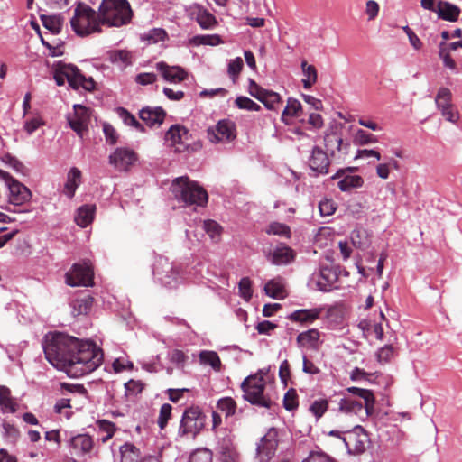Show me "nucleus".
I'll return each instance as SVG.
<instances>
[{
  "instance_id": "1",
  "label": "nucleus",
  "mask_w": 462,
  "mask_h": 462,
  "mask_svg": "<svg viewBox=\"0 0 462 462\" xmlns=\"http://www.w3.org/2000/svg\"><path fill=\"white\" fill-rule=\"evenodd\" d=\"M43 351L51 365L73 378L92 373L104 360L103 350L94 342L61 332L45 336Z\"/></svg>"
},
{
  "instance_id": "2",
  "label": "nucleus",
  "mask_w": 462,
  "mask_h": 462,
  "mask_svg": "<svg viewBox=\"0 0 462 462\" xmlns=\"http://www.w3.org/2000/svg\"><path fill=\"white\" fill-rule=\"evenodd\" d=\"M171 190L174 198L186 205L204 207L208 203L207 191L188 176H181L172 180Z\"/></svg>"
},
{
  "instance_id": "3",
  "label": "nucleus",
  "mask_w": 462,
  "mask_h": 462,
  "mask_svg": "<svg viewBox=\"0 0 462 462\" xmlns=\"http://www.w3.org/2000/svg\"><path fill=\"white\" fill-rule=\"evenodd\" d=\"M102 24L120 27L131 22L133 11L127 0H102L99 8Z\"/></svg>"
},
{
  "instance_id": "4",
  "label": "nucleus",
  "mask_w": 462,
  "mask_h": 462,
  "mask_svg": "<svg viewBox=\"0 0 462 462\" xmlns=\"http://www.w3.org/2000/svg\"><path fill=\"white\" fill-rule=\"evenodd\" d=\"M101 21L99 13L84 3H79L74 9V14L70 19V25L75 33L84 37L94 32H100Z\"/></svg>"
},
{
  "instance_id": "5",
  "label": "nucleus",
  "mask_w": 462,
  "mask_h": 462,
  "mask_svg": "<svg viewBox=\"0 0 462 462\" xmlns=\"http://www.w3.org/2000/svg\"><path fill=\"white\" fill-rule=\"evenodd\" d=\"M53 78L58 86L64 85L67 80L74 89L82 88L85 90L92 91L96 87V83L91 77L86 78L76 66L61 61L55 64Z\"/></svg>"
},
{
  "instance_id": "6",
  "label": "nucleus",
  "mask_w": 462,
  "mask_h": 462,
  "mask_svg": "<svg viewBox=\"0 0 462 462\" xmlns=\"http://www.w3.org/2000/svg\"><path fill=\"white\" fill-rule=\"evenodd\" d=\"M243 398L253 405L271 409L273 402L264 393L265 380L260 374L247 376L241 383Z\"/></svg>"
},
{
  "instance_id": "7",
  "label": "nucleus",
  "mask_w": 462,
  "mask_h": 462,
  "mask_svg": "<svg viewBox=\"0 0 462 462\" xmlns=\"http://www.w3.org/2000/svg\"><path fill=\"white\" fill-rule=\"evenodd\" d=\"M206 415L199 406H190L182 413L178 435L180 438H195L204 429Z\"/></svg>"
},
{
  "instance_id": "8",
  "label": "nucleus",
  "mask_w": 462,
  "mask_h": 462,
  "mask_svg": "<svg viewBox=\"0 0 462 462\" xmlns=\"http://www.w3.org/2000/svg\"><path fill=\"white\" fill-rule=\"evenodd\" d=\"M152 273L162 285L169 288L176 287L181 281L180 265L171 263L168 258L159 256L153 265Z\"/></svg>"
},
{
  "instance_id": "9",
  "label": "nucleus",
  "mask_w": 462,
  "mask_h": 462,
  "mask_svg": "<svg viewBox=\"0 0 462 462\" xmlns=\"http://www.w3.org/2000/svg\"><path fill=\"white\" fill-rule=\"evenodd\" d=\"M94 272L90 262L74 263L65 274V282L71 287L92 286Z\"/></svg>"
},
{
  "instance_id": "10",
  "label": "nucleus",
  "mask_w": 462,
  "mask_h": 462,
  "mask_svg": "<svg viewBox=\"0 0 462 462\" xmlns=\"http://www.w3.org/2000/svg\"><path fill=\"white\" fill-rule=\"evenodd\" d=\"M342 440L347 452L354 455L364 453L370 443L368 433L359 425L345 431Z\"/></svg>"
},
{
  "instance_id": "11",
  "label": "nucleus",
  "mask_w": 462,
  "mask_h": 462,
  "mask_svg": "<svg viewBox=\"0 0 462 462\" xmlns=\"http://www.w3.org/2000/svg\"><path fill=\"white\" fill-rule=\"evenodd\" d=\"M278 430L270 428L256 445V462H270L273 457L278 447Z\"/></svg>"
},
{
  "instance_id": "12",
  "label": "nucleus",
  "mask_w": 462,
  "mask_h": 462,
  "mask_svg": "<svg viewBox=\"0 0 462 462\" xmlns=\"http://www.w3.org/2000/svg\"><path fill=\"white\" fill-rule=\"evenodd\" d=\"M207 138L212 143H229L236 138V125L229 119L219 120L207 130Z\"/></svg>"
},
{
  "instance_id": "13",
  "label": "nucleus",
  "mask_w": 462,
  "mask_h": 462,
  "mask_svg": "<svg viewBox=\"0 0 462 462\" xmlns=\"http://www.w3.org/2000/svg\"><path fill=\"white\" fill-rule=\"evenodd\" d=\"M0 178L5 180L9 189V202L11 204L20 206L31 199L32 193L30 189L14 180L8 172L0 170Z\"/></svg>"
},
{
  "instance_id": "14",
  "label": "nucleus",
  "mask_w": 462,
  "mask_h": 462,
  "mask_svg": "<svg viewBox=\"0 0 462 462\" xmlns=\"http://www.w3.org/2000/svg\"><path fill=\"white\" fill-rule=\"evenodd\" d=\"M437 108L441 116L448 122L457 123L460 115L455 105L452 103V93L448 88H440L435 97Z\"/></svg>"
},
{
  "instance_id": "15",
  "label": "nucleus",
  "mask_w": 462,
  "mask_h": 462,
  "mask_svg": "<svg viewBox=\"0 0 462 462\" xmlns=\"http://www.w3.org/2000/svg\"><path fill=\"white\" fill-rule=\"evenodd\" d=\"M189 137V130L180 125H171L165 134L166 142L179 153L188 151Z\"/></svg>"
},
{
  "instance_id": "16",
  "label": "nucleus",
  "mask_w": 462,
  "mask_h": 462,
  "mask_svg": "<svg viewBox=\"0 0 462 462\" xmlns=\"http://www.w3.org/2000/svg\"><path fill=\"white\" fill-rule=\"evenodd\" d=\"M74 113L68 116V122L73 131L79 137H83L88 131L91 110L82 105H74Z\"/></svg>"
},
{
  "instance_id": "17",
  "label": "nucleus",
  "mask_w": 462,
  "mask_h": 462,
  "mask_svg": "<svg viewBox=\"0 0 462 462\" xmlns=\"http://www.w3.org/2000/svg\"><path fill=\"white\" fill-rule=\"evenodd\" d=\"M137 153L129 148L119 147L109 155V163L120 171H127L137 161Z\"/></svg>"
},
{
  "instance_id": "18",
  "label": "nucleus",
  "mask_w": 462,
  "mask_h": 462,
  "mask_svg": "<svg viewBox=\"0 0 462 462\" xmlns=\"http://www.w3.org/2000/svg\"><path fill=\"white\" fill-rule=\"evenodd\" d=\"M337 280L336 272L330 267H322L319 272L313 273L310 286L321 291H329Z\"/></svg>"
},
{
  "instance_id": "19",
  "label": "nucleus",
  "mask_w": 462,
  "mask_h": 462,
  "mask_svg": "<svg viewBox=\"0 0 462 462\" xmlns=\"http://www.w3.org/2000/svg\"><path fill=\"white\" fill-rule=\"evenodd\" d=\"M354 168L338 170L331 178L337 180L342 178L337 182V187L342 192H350L355 189L361 188L364 185V179L360 175L345 174L346 171H352Z\"/></svg>"
},
{
  "instance_id": "20",
  "label": "nucleus",
  "mask_w": 462,
  "mask_h": 462,
  "mask_svg": "<svg viewBox=\"0 0 462 462\" xmlns=\"http://www.w3.org/2000/svg\"><path fill=\"white\" fill-rule=\"evenodd\" d=\"M338 410L346 414L357 415L362 420L367 418L374 412V410L366 411V405L365 402L363 404L361 402L349 396H344L340 399L338 402Z\"/></svg>"
},
{
  "instance_id": "21",
  "label": "nucleus",
  "mask_w": 462,
  "mask_h": 462,
  "mask_svg": "<svg viewBox=\"0 0 462 462\" xmlns=\"http://www.w3.org/2000/svg\"><path fill=\"white\" fill-rule=\"evenodd\" d=\"M189 16L196 20L204 30L213 29L217 24L216 17L199 4H194L189 7Z\"/></svg>"
},
{
  "instance_id": "22",
  "label": "nucleus",
  "mask_w": 462,
  "mask_h": 462,
  "mask_svg": "<svg viewBox=\"0 0 462 462\" xmlns=\"http://www.w3.org/2000/svg\"><path fill=\"white\" fill-rule=\"evenodd\" d=\"M330 161L326 152L320 147L314 146L311 151V155L309 158V166L312 171L318 174H327Z\"/></svg>"
},
{
  "instance_id": "23",
  "label": "nucleus",
  "mask_w": 462,
  "mask_h": 462,
  "mask_svg": "<svg viewBox=\"0 0 462 462\" xmlns=\"http://www.w3.org/2000/svg\"><path fill=\"white\" fill-rule=\"evenodd\" d=\"M156 69L164 80L170 83H180L188 78V73L180 66H170L164 61L157 62Z\"/></svg>"
},
{
  "instance_id": "24",
  "label": "nucleus",
  "mask_w": 462,
  "mask_h": 462,
  "mask_svg": "<svg viewBox=\"0 0 462 462\" xmlns=\"http://www.w3.org/2000/svg\"><path fill=\"white\" fill-rule=\"evenodd\" d=\"M93 445V439L89 435L78 434L69 439V452L76 457H82L92 450Z\"/></svg>"
},
{
  "instance_id": "25",
  "label": "nucleus",
  "mask_w": 462,
  "mask_h": 462,
  "mask_svg": "<svg viewBox=\"0 0 462 462\" xmlns=\"http://www.w3.org/2000/svg\"><path fill=\"white\" fill-rule=\"evenodd\" d=\"M166 116V112L161 106H145L139 111V117L148 126L161 125Z\"/></svg>"
},
{
  "instance_id": "26",
  "label": "nucleus",
  "mask_w": 462,
  "mask_h": 462,
  "mask_svg": "<svg viewBox=\"0 0 462 462\" xmlns=\"http://www.w3.org/2000/svg\"><path fill=\"white\" fill-rule=\"evenodd\" d=\"M322 311L323 308L321 307L313 309H300L291 312L290 315H288L287 318L293 322L311 324L319 319Z\"/></svg>"
},
{
  "instance_id": "27",
  "label": "nucleus",
  "mask_w": 462,
  "mask_h": 462,
  "mask_svg": "<svg viewBox=\"0 0 462 462\" xmlns=\"http://www.w3.org/2000/svg\"><path fill=\"white\" fill-rule=\"evenodd\" d=\"M436 13L438 14L439 18L442 20L456 22L459 17L461 10L456 5L447 1L439 0L437 5Z\"/></svg>"
},
{
  "instance_id": "28",
  "label": "nucleus",
  "mask_w": 462,
  "mask_h": 462,
  "mask_svg": "<svg viewBox=\"0 0 462 462\" xmlns=\"http://www.w3.org/2000/svg\"><path fill=\"white\" fill-rule=\"evenodd\" d=\"M295 254L291 248L285 245L275 247L271 254L270 261L276 265L288 264L294 260Z\"/></svg>"
},
{
  "instance_id": "29",
  "label": "nucleus",
  "mask_w": 462,
  "mask_h": 462,
  "mask_svg": "<svg viewBox=\"0 0 462 462\" xmlns=\"http://www.w3.org/2000/svg\"><path fill=\"white\" fill-rule=\"evenodd\" d=\"M302 115V106L300 102L293 97H289L287 105L282 113L281 119L285 125H291V119L300 117Z\"/></svg>"
},
{
  "instance_id": "30",
  "label": "nucleus",
  "mask_w": 462,
  "mask_h": 462,
  "mask_svg": "<svg viewBox=\"0 0 462 462\" xmlns=\"http://www.w3.org/2000/svg\"><path fill=\"white\" fill-rule=\"evenodd\" d=\"M94 298L90 294L79 296L72 300V313L75 316L87 315L92 309Z\"/></svg>"
},
{
  "instance_id": "31",
  "label": "nucleus",
  "mask_w": 462,
  "mask_h": 462,
  "mask_svg": "<svg viewBox=\"0 0 462 462\" xmlns=\"http://www.w3.org/2000/svg\"><path fill=\"white\" fill-rule=\"evenodd\" d=\"M81 171L72 167L67 174V181L64 185V193L69 198H73L78 187L81 183Z\"/></svg>"
},
{
  "instance_id": "32",
  "label": "nucleus",
  "mask_w": 462,
  "mask_h": 462,
  "mask_svg": "<svg viewBox=\"0 0 462 462\" xmlns=\"http://www.w3.org/2000/svg\"><path fill=\"white\" fill-rule=\"evenodd\" d=\"M95 205H83L79 207L75 215V222L80 227H86L92 223L95 216Z\"/></svg>"
},
{
  "instance_id": "33",
  "label": "nucleus",
  "mask_w": 462,
  "mask_h": 462,
  "mask_svg": "<svg viewBox=\"0 0 462 462\" xmlns=\"http://www.w3.org/2000/svg\"><path fill=\"white\" fill-rule=\"evenodd\" d=\"M106 60L125 68L132 64V53L126 50H112L106 52Z\"/></svg>"
},
{
  "instance_id": "34",
  "label": "nucleus",
  "mask_w": 462,
  "mask_h": 462,
  "mask_svg": "<svg viewBox=\"0 0 462 462\" xmlns=\"http://www.w3.org/2000/svg\"><path fill=\"white\" fill-rule=\"evenodd\" d=\"M0 407L3 412L14 413L17 411L18 404L11 395L8 387L0 385Z\"/></svg>"
},
{
  "instance_id": "35",
  "label": "nucleus",
  "mask_w": 462,
  "mask_h": 462,
  "mask_svg": "<svg viewBox=\"0 0 462 462\" xmlns=\"http://www.w3.org/2000/svg\"><path fill=\"white\" fill-rule=\"evenodd\" d=\"M319 337V331L316 328H311L300 333L297 336V343L301 346L317 348Z\"/></svg>"
},
{
  "instance_id": "36",
  "label": "nucleus",
  "mask_w": 462,
  "mask_h": 462,
  "mask_svg": "<svg viewBox=\"0 0 462 462\" xmlns=\"http://www.w3.org/2000/svg\"><path fill=\"white\" fill-rule=\"evenodd\" d=\"M300 68L303 74L302 86L305 89H310L318 80V71L313 65L309 64L305 60L301 61Z\"/></svg>"
},
{
  "instance_id": "37",
  "label": "nucleus",
  "mask_w": 462,
  "mask_h": 462,
  "mask_svg": "<svg viewBox=\"0 0 462 462\" xmlns=\"http://www.w3.org/2000/svg\"><path fill=\"white\" fill-rule=\"evenodd\" d=\"M121 462H141V452L133 443L125 442L120 448Z\"/></svg>"
},
{
  "instance_id": "38",
  "label": "nucleus",
  "mask_w": 462,
  "mask_h": 462,
  "mask_svg": "<svg viewBox=\"0 0 462 462\" xmlns=\"http://www.w3.org/2000/svg\"><path fill=\"white\" fill-rule=\"evenodd\" d=\"M346 392L352 393L354 396H357L364 400L366 405V411L374 410L375 398L371 390L358 388V387H348L346 389Z\"/></svg>"
},
{
  "instance_id": "39",
  "label": "nucleus",
  "mask_w": 462,
  "mask_h": 462,
  "mask_svg": "<svg viewBox=\"0 0 462 462\" xmlns=\"http://www.w3.org/2000/svg\"><path fill=\"white\" fill-rule=\"evenodd\" d=\"M97 425L98 435H100L99 439L102 443L111 439L116 431V424L107 420H99L97 421Z\"/></svg>"
},
{
  "instance_id": "40",
  "label": "nucleus",
  "mask_w": 462,
  "mask_h": 462,
  "mask_svg": "<svg viewBox=\"0 0 462 462\" xmlns=\"http://www.w3.org/2000/svg\"><path fill=\"white\" fill-rule=\"evenodd\" d=\"M265 293L273 299H282L285 296L284 285L281 279H273L264 286Z\"/></svg>"
},
{
  "instance_id": "41",
  "label": "nucleus",
  "mask_w": 462,
  "mask_h": 462,
  "mask_svg": "<svg viewBox=\"0 0 462 462\" xmlns=\"http://www.w3.org/2000/svg\"><path fill=\"white\" fill-rule=\"evenodd\" d=\"M42 25L53 35H57L61 31L62 19L60 15H41Z\"/></svg>"
},
{
  "instance_id": "42",
  "label": "nucleus",
  "mask_w": 462,
  "mask_h": 462,
  "mask_svg": "<svg viewBox=\"0 0 462 462\" xmlns=\"http://www.w3.org/2000/svg\"><path fill=\"white\" fill-rule=\"evenodd\" d=\"M343 139L337 132L331 131L324 136V144L326 149L334 155L336 151H340Z\"/></svg>"
},
{
  "instance_id": "43",
  "label": "nucleus",
  "mask_w": 462,
  "mask_h": 462,
  "mask_svg": "<svg viewBox=\"0 0 462 462\" xmlns=\"http://www.w3.org/2000/svg\"><path fill=\"white\" fill-rule=\"evenodd\" d=\"M117 114L126 125L133 126L139 132H144L143 125L128 110L124 107H118Z\"/></svg>"
},
{
  "instance_id": "44",
  "label": "nucleus",
  "mask_w": 462,
  "mask_h": 462,
  "mask_svg": "<svg viewBox=\"0 0 462 462\" xmlns=\"http://www.w3.org/2000/svg\"><path fill=\"white\" fill-rule=\"evenodd\" d=\"M217 408L225 413L226 418H228L236 413V402L231 397H224L217 401Z\"/></svg>"
},
{
  "instance_id": "45",
  "label": "nucleus",
  "mask_w": 462,
  "mask_h": 462,
  "mask_svg": "<svg viewBox=\"0 0 462 462\" xmlns=\"http://www.w3.org/2000/svg\"><path fill=\"white\" fill-rule=\"evenodd\" d=\"M168 38L166 31L162 28H153L149 30L147 32L142 35L143 41H147L149 43H158L163 42Z\"/></svg>"
},
{
  "instance_id": "46",
  "label": "nucleus",
  "mask_w": 462,
  "mask_h": 462,
  "mask_svg": "<svg viewBox=\"0 0 462 462\" xmlns=\"http://www.w3.org/2000/svg\"><path fill=\"white\" fill-rule=\"evenodd\" d=\"M201 363L209 365L212 368L219 370L221 361L218 355L214 351H201L199 354Z\"/></svg>"
},
{
  "instance_id": "47",
  "label": "nucleus",
  "mask_w": 462,
  "mask_h": 462,
  "mask_svg": "<svg viewBox=\"0 0 462 462\" xmlns=\"http://www.w3.org/2000/svg\"><path fill=\"white\" fill-rule=\"evenodd\" d=\"M190 42L194 45H218L222 42L221 38L217 34L213 35H196L191 40Z\"/></svg>"
},
{
  "instance_id": "48",
  "label": "nucleus",
  "mask_w": 462,
  "mask_h": 462,
  "mask_svg": "<svg viewBox=\"0 0 462 462\" xmlns=\"http://www.w3.org/2000/svg\"><path fill=\"white\" fill-rule=\"evenodd\" d=\"M377 137L363 129H357L354 134V142L358 145H366L376 143Z\"/></svg>"
},
{
  "instance_id": "49",
  "label": "nucleus",
  "mask_w": 462,
  "mask_h": 462,
  "mask_svg": "<svg viewBox=\"0 0 462 462\" xmlns=\"http://www.w3.org/2000/svg\"><path fill=\"white\" fill-rule=\"evenodd\" d=\"M235 104L239 109H244L247 111L261 110L260 105H258L257 103L245 96L237 97L235 100Z\"/></svg>"
},
{
  "instance_id": "50",
  "label": "nucleus",
  "mask_w": 462,
  "mask_h": 462,
  "mask_svg": "<svg viewBox=\"0 0 462 462\" xmlns=\"http://www.w3.org/2000/svg\"><path fill=\"white\" fill-rule=\"evenodd\" d=\"M260 102H262L267 109L274 110L276 109V105L282 102V98L278 93L268 90Z\"/></svg>"
},
{
  "instance_id": "51",
  "label": "nucleus",
  "mask_w": 462,
  "mask_h": 462,
  "mask_svg": "<svg viewBox=\"0 0 462 462\" xmlns=\"http://www.w3.org/2000/svg\"><path fill=\"white\" fill-rule=\"evenodd\" d=\"M244 63L243 60L240 57H237L236 59L230 60L228 62L227 67V73L233 82H236L242 69H243Z\"/></svg>"
},
{
  "instance_id": "52",
  "label": "nucleus",
  "mask_w": 462,
  "mask_h": 462,
  "mask_svg": "<svg viewBox=\"0 0 462 462\" xmlns=\"http://www.w3.org/2000/svg\"><path fill=\"white\" fill-rule=\"evenodd\" d=\"M266 233L269 235H278L281 236L289 237L291 235V230L290 227L285 224L273 222L268 226Z\"/></svg>"
},
{
  "instance_id": "53",
  "label": "nucleus",
  "mask_w": 462,
  "mask_h": 462,
  "mask_svg": "<svg viewBox=\"0 0 462 462\" xmlns=\"http://www.w3.org/2000/svg\"><path fill=\"white\" fill-rule=\"evenodd\" d=\"M171 411L172 406L170 403H163L161 406L157 420L158 426L161 430L165 429V427L167 426L168 421L171 417Z\"/></svg>"
},
{
  "instance_id": "54",
  "label": "nucleus",
  "mask_w": 462,
  "mask_h": 462,
  "mask_svg": "<svg viewBox=\"0 0 462 462\" xmlns=\"http://www.w3.org/2000/svg\"><path fill=\"white\" fill-rule=\"evenodd\" d=\"M283 407L287 411H294L298 408L299 402H298V394L294 389H290L287 391V393L284 394L283 397Z\"/></svg>"
},
{
  "instance_id": "55",
  "label": "nucleus",
  "mask_w": 462,
  "mask_h": 462,
  "mask_svg": "<svg viewBox=\"0 0 462 462\" xmlns=\"http://www.w3.org/2000/svg\"><path fill=\"white\" fill-rule=\"evenodd\" d=\"M2 426L4 430V437L6 439V440L9 443H15L20 437L19 430L8 422H4Z\"/></svg>"
},
{
  "instance_id": "56",
  "label": "nucleus",
  "mask_w": 462,
  "mask_h": 462,
  "mask_svg": "<svg viewBox=\"0 0 462 462\" xmlns=\"http://www.w3.org/2000/svg\"><path fill=\"white\" fill-rule=\"evenodd\" d=\"M319 213L322 217H328L335 213L337 204L333 199H324L319 203Z\"/></svg>"
},
{
  "instance_id": "57",
  "label": "nucleus",
  "mask_w": 462,
  "mask_h": 462,
  "mask_svg": "<svg viewBox=\"0 0 462 462\" xmlns=\"http://www.w3.org/2000/svg\"><path fill=\"white\" fill-rule=\"evenodd\" d=\"M203 229L212 240L217 239L220 236L221 226L214 220H205L203 222Z\"/></svg>"
},
{
  "instance_id": "58",
  "label": "nucleus",
  "mask_w": 462,
  "mask_h": 462,
  "mask_svg": "<svg viewBox=\"0 0 462 462\" xmlns=\"http://www.w3.org/2000/svg\"><path fill=\"white\" fill-rule=\"evenodd\" d=\"M328 407V401L325 399H319L314 401L310 406V411L311 413L317 418L322 417V415L327 411Z\"/></svg>"
},
{
  "instance_id": "59",
  "label": "nucleus",
  "mask_w": 462,
  "mask_h": 462,
  "mask_svg": "<svg viewBox=\"0 0 462 462\" xmlns=\"http://www.w3.org/2000/svg\"><path fill=\"white\" fill-rule=\"evenodd\" d=\"M240 295L245 300H249L253 295L252 282L248 277H244L238 283Z\"/></svg>"
},
{
  "instance_id": "60",
  "label": "nucleus",
  "mask_w": 462,
  "mask_h": 462,
  "mask_svg": "<svg viewBox=\"0 0 462 462\" xmlns=\"http://www.w3.org/2000/svg\"><path fill=\"white\" fill-rule=\"evenodd\" d=\"M213 455L207 448L198 449L189 457V462H212Z\"/></svg>"
},
{
  "instance_id": "61",
  "label": "nucleus",
  "mask_w": 462,
  "mask_h": 462,
  "mask_svg": "<svg viewBox=\"0 0 462 462\" xmlns=\"http://www.w3.org/2000/svg\"><path fill=\"white\" fill-rule=\"evenodd\" d=\"M248 93L259 101L266 95L267 89L263 88L254 79H248Z\"/></svg>"
},
{
  "instance_id": "62",
  "label": "nucleus",
  "mask_w": 462,
  "mask_h": 462,
  "mask_svg": "<svg viewBox=\"0 0 462 462\" xmlns=\"http://www.w3.org/2000/svg\"><path fill=\"white\" fill-rule=\"evenodd\" d=\"M44 125V121L39 116H36L31 119H28L24 123V130L28 134H32L35 132L41 125Z\"/></svg>"
},
{
  "instance_id": "63",
  "label": "nucleus",
  "mask_w": 462,
  "mask_h": 462,
  "mask_svg": "<svg viewBox=\"0 0 462 462\" xmlns=\"http://www.w3.org/2000/svg\"><path fill=\"white\" fill-rule=\"evenodd\" d=\"M157 80V75L153 72L139 73L135 77V82L142 86H146L154 83Z\"/></svg>"
},
{
  "instance_id": "64",
  "label": "nucleus",
  "mask_w": 462,
  "mask_h": 462,
  "mask_svg": "<svg viewBox=\"0 0 462 462\" xmlns=\"http://www.w3.org/2000/svg\"><path fill=\"white\" fill-rule=\"evenodd\" d=\"M302 462H336L328 456L323 453H310V456L305 458Z\"/></svg>"
}]
</instances>
